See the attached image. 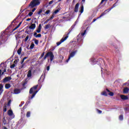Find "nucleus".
Here are the masks:
<instances>
[{
  "label": "nucleus",
  "instance_id": "e433bc0d",
  "mask_svg": "<svg viewBox=\"0 0 129 129\" xmlns=\"http://www.w3.org/2000/svg\"><path fill=\"white\" fill-rule=\"evenodd\" d=\"M16 66V64L15 63L12 64L11 66H10V68H11V69H13L14 68H15Z\"/></svg>",
  "mask_w": 129,
  "mask_h": 129
},
{
  "label": "nucleus",
  "instance_id": "cd10ccee",
  "mask_svg": "<svg viewBox=\"0 0 129 129\" xmlns=\"http://www.w3.org/2000/svg\"><path fill=\"white\" fill-rule=\"evenodd\" d=\"M22 66H20L19 68V69H23V68H25V63H23V64H21Z\"/></svg>",
  "mask_w": 129,
  "mask_h": 129
},
{
  "label": "nucleus",
  "instance_id": "c03bdc74",
  "mask_svg": "<svg viewBox=\"0 0 129 129\" xmlns=\"http://www.w3.org/2000/svg\"><path fill=\"white\" fill-rule=\"evenodd\" d=\"M85 34H86V30H85L84 32L82 33L81 35L83 36Z\"/></svg>",
  "mask_w": 129,
  "mask_h": 129
},
{
  "label": "nucleus",
  "instance_id": "6e6d98bb",
  "mask_svg": "<svg viewBox=\"0 0 129 129\" xmlns=\"http://www.w3.org/2000/svg\"><path fill=\"white\" fill-rule=\"evenodd\" d=\"M35 11H36V8H34L32 10V13H34V12H35Z\"/></svg>",
  "mask_w": 129,
  "mask_h": 129
},
{
  "label": "nucleus",
  "instance_id": "412c9836",
  "mask_svg": "<svg viewBox=\"0 0 129 129\" xmlns=\"http://www.w3.org/2000/svg\"><path fill=\"white\" fill-rule=\"evenodd\" d=\"M50 27H51V25H50V24L46 25L45 27H44V30H48V29H49Z\"/></svg>",
  "mask_w": 129,
  "mask_h": 129
},
{
  "label": "nucleus",
  "instance_id": "5701e85b",
  "mask_svg": "<svg viewBox=\"0 0 129 129\" xmlns=\"http://www.w3.org/2000/svg\"><path fill=\"white\" fill-rule=\"evenodd\" d=\"M26 59H28V56L25 57L21 60V64H24V62H25V60H26Z\"/></svg>",
  "mask_w": 129,
  "mask_h": 129
},
{
  "label": "nucleus",
  "instance_id": "79ce46f5",
  "mask_svg": "<svg viewBox=\"0 0 129 129\" xmlns=\"http://www.w3.org/2000/svg\"><path fill=\"white\" fill-rule=\"evenodd\" d=\"M28 16H29V17H31V16H33V12H29Z\"/></svg>",
  "mask_w": 129,
  "mask_h": 129
},
{
  "label": "nucleus",
  "instance_id": "a19ab883",
  "mask_svg": "<svg viewBox=\"0 0 129 129\" xmlns=\"http://www.w3.org/2000/svg\"><path fill=\"white\" fill-rule=\"evenodd\" d=\"M28 40H29V35H27L26 36V37L25 39V42H27V41H28Z\"/></svg>",
  "mask_w": 129,
  "mask_h": 129
},
{
  "label": "nucleus",
  "instance_id": "2eb2a0df",
  "mask_svg": "<svg viewBox=\"0 0 129 129\" xmlns=\"http://www.w3.org/2000/svg\"><path fill=\"white\" fill-rule=\"evenodd\" d=\"M129 88L128 87H125L123 90V93L127 94L128 93Z\"/></svg>",
  "mask_w": 129,
  "mask_h": 129
},
{
  "label": "nucleus",
  "instance_id": "dca6fc26",
  "mask_svg": "<svg viewBox=\"0 0 129 129\" xmlns=\"http://www.w3.org/2000/svg\"><path fill=\"white\" fill-rule=\"evenodd\" d=\"M27 77L30 78L32 77V70H30L27 74Z\"/></svg>",
  "mask_w": 129,
  "mask_h": 129
},
{
  "label": "nucleus",
  "instance_id": "20e7f679",
  "mask_svg": "<svg viewBox=\"0 0 129 129\" xmlns=\"http://www.w3.org/2000/svg\"><path fill=\"white\" fill-rule=\"evenodd\" d=\"M116 4H117V2H116L115 4H114L112 7L108 9L107 10H106L103 13L101 14L100 17H98L97 19H100V18H101V17H103V16H104L106 14V13L110 12V11H111V10H112L113 8H115V7H116Z\"/></svg>",
  "mask_w": 129,
  "mask_h": 129
},
{
  "label": "nucleus",
  "instance_id": "473e14b6",
  "mask_svg": "<svg viewBox=\"0 0 129 129\" xmlns=\"http://www.w3.org/2000/svg\"><path fill=\"white\" fill-rule=\"evenodd\" d=\"M108 94L110 96H113V95H114V93H113V92H109Z\"/></svg>",
  "mask_w": 129,
  "mask_h": 129
},
{
  "label": "nucleus",
  "instance_id": "052dcab7",
  "mask_svg": "<svg viewBox=\"0 0 129 129\" xmlns=\"http://www.w3.org/2000/svg\"><path fill=\"white\" fill-rule=\"evenodd\" d=\"M97 19H94L93 20L92 23H94Z\"/></svg>",
  "mask_w": 129,
  "mask_h": 129
},
{
  "label": "nucleus",
  "instance_id": "4be33fe9",
  "mask_svg": "<svg viewBox=\"0 0 129 129\" xmlns=\"http://www.w3.org/2000/svg\"><path fill=\"white\" fill-rule=\"evenodd\" d=\"M73 29H74V26H72L71 28L69 30V32L68 33L67 35H69Z\"/></svg>",
  "mask_w": 129,
  "mask_h": 129
},
{
  "label": "nucleus",
  "instance_id": "6e6552de",
  "mask_svg": "<svg viewBox=\"0 0 129 129\" xmlns=\"http://www.w3.org/2000/svg\"><path fill=\"white\" fill-rule=\"evenodd\" d=\"M120 97L122 100H127V99H128V97L124 95H120Z\"/></svg>",
  "mask_w": 129,
  "mask_h": 129
},
{
  "label": "nucleus",
  "instance_id": "338daca9",
  "mask_svg": "<svg viewBox=\"0 0 129 129\" xmlns=\"http://www.w3.org/2000/svg\"><path fill=\"white\" fill-rule=\"evenodd\" d=\"M16 62H17V60H15L14 61V63H16Z\"/></svg>",
  "mask_w": 129,
  "mask_h": 129
},
{
  "label": "nucleus",
  "instance_id": "3c124183",
  "mask_svg": "<svg viewBox=\"0 0 129 129\" xmlns=\"http://www.w3.org/2000/svg\"><path fill=\"white\" fill-rule=\"evenodd\" d=\"M46 70H47V71H49L50 70V66H47L46 67Z\"/></svg>",
  "mask_w": 129,
  "mask_h": 129
},
{
  "label": "nucleus",
  "instance_id": "58836bf2",
  "mask_svg": "<svg viewBox=\"0 0 129 129\" xmlns=\"http://www.w3.org/2000/svg\"><path fill=\"white\" fill-rule=\"evenodd\" d=\"M11 103H12V100H10L8 101V106H10Z\"/></svg>",
  "mask_w": 129,
  "mask_h": 129
},
{
  "label": "nucleus",
  "instance_id": "13d9d810",
  "mask_svg": "<svg viewBox=\"0 0 129 129\" xmlns=\"http://www.w3.org/2000/svg\"><path fill=\"white\" fill-rule=\"evenodd\" d=\"M26 84H27V82H25V83H24L23 84V86H25V85H26Z\"/></svg>",
  "mask_w": 129,
  "mask_h": 129
},
{
  "label": "nucleus",
  "instance_id": "c756f323",
  "mask_svg": "<svg viewBox=\"0 0 129 129\" xmlns=\"http://www.w3.org/2000/svg\"><path fill=\"white\" fill-rule=\"evenodd\" d=\"M59 12H60V9H57L53 12V14L56 15V14H57V13H59Z\"/></svg>",
  "mask_w": 129,
  "mask_h": 129
},
{
  "label": "nucleus",
  "instance_id": "774afa93",
  "mask_svg": "<svg viewBox=\"0 0 129 129\" xmlns=\"http://www.w3.org/2000/svg\"><path fill=\"white\" fill-rule=\"evenodd\" d=\"M102 69H103V68H101V71L102 73Z\"/></svg>",
  "mask_w": 129,
  "mask_h": 129
},
{
  "label": "nucleus",
  "instance_id": "1a4fd4ad",
  "mask_svg": "<svg viewBox=\"0 0 129 129\" xmlns=\"http://www.w3.org/2000/svg\"><path fill=\"white\" fill-rule=\"evenodd\" d=\"M5 72H7V69H5L3 71L0 70V80H2V76L4 75Z\"/></svg>",
  "mask_w": 129,
  "mask_h": 129
},
{
  "label": "nucleus",
  "instance_id": "8fccbe9b",
  "mask_svg": "<svg viewBox=\"0 0 129 129\" xmlns=\"http://www.w3.org/2000/svg\"><path fill=\"white\" fill-rule=\"evenodd\" d=\"M71 58L69 56L68 59L66 61V62H67V63H68L69 61L70 60Z\"/></svg>",
  "mask_w": 129,
  "mask_h": 129
},
{
  "label": "nucleus",
  "instance_id": "b1692460",
  "mask_svg": "<svg viewBox=\"0 0 129 129\" xmlns=\"http://www.w3.org/2000/svg\"><path fill=\"white\" fill-rule=\"evenodd\" d=\"M124 109L125 111H129V104L126 105V107Z\"/></svg>",
  "mask_w": 129,
  "mask_h": 129
},
{
  "label": "nucleus",
  "instance_id": "c9c22d12",
  "mask_svg": "<svg viewBox=\"0 0 129 129\" xmlns=\"http://www.w3.org/2000/svg\"><path fill=\"white\" fill-rule=\"evenodd\" d=\"M51 12V11L50 10H48L45 12V15H49V13Z\"/></svg>",
  "mask_w": 129,
  "mask_h": 129
},
{
  "label": "nucleus",
  "instance_id": "4468645a",
  "mask_svg": "<svg viewBox=\"0 0 129 129\" xmlns=\"http://www.w3.org/2000/svg\"><path fill=\"white\" fill-rule=\"evenodd\" d=\"M20 92H21V90L19 89H15L14 90V93H15V94H19V93H20Z\"/></svg>",
  "mask_w": 129,
  "mask_h": 129
},
{
  "label": "nucleus",
  "instance_id": "49530a36",
  "mask_svg": "<svg viewBox=\"0 0 129 129\" xmlns=\"http://www.w3.org/2000/svg\"><path fill=\"white\" fill-rule=\"evenodd\" d=\"M3 88H4V86L3 84H0V90H2Z\"/></svg>",
  "mask_w": 129,
  "mask_h": 129
},
{
  "label": "nucleus",
  "instance_id": "423d86ee",
  "mask_svg": "<svg viewBox=\"0 0 129 129\" xmlns=\"http://www.w3.org/2000/svg\"><path fill=\"white\" fill-rule=\"evenodd\" d=\"M12 79V77H6L3 79V83H6V82H8L9 81H11V80Z\"/></svg>",
  "mask_w": 129,
  "mask_h": 129
},
{
  "label": "nucleus",
  "instance_id": "a878e982",
  "mask_svg": "<svg viewBox=\"0 0 129 129\" xmlns=\"http://www.w3.org/2000/svg\"><path fill=\"white\" fill-rule=\"evenodd\" d=\"M32 23H33V24H36L37 23V18H34L33 19H32Z\"/></svg>",
  "mask_w": 129,
  "mask_h": 129
},
{
  "label": "nucleus",
  "instance_id": "09e8293b",
  "mask_svg": "<svg viewBox=\"0 0 129 129\" xmlns=\"http://www.w3.org/2000/svg\"><path fill=\"white\" fill-rule=\"evenodd\" d=\"M105 1H106V0H101V2L100 3V5H102V4H103V2H105Z\"/></svg>",
  "mask_w": 129,
  "mask_h": 129
},
{
  "label": "nucleus",
  "instance_id": "e2e57ef3",
  "mask_svg": "<svg viewBox=\"0 0 129 129\" xmlns=\"http://www.w3.org/2000/svg\"><path fill=\"white\" fill-rule=\"evenodd\" d=\"M60 58H61L62 60L64 58V57L63 56H60Z\"/></svg>",
  "mask_w": 129,
  "mask_h": 129
},
{
  "label": "nucleus",
  "instance_id": "2f4dec72",
  "mask_svg": "<svg viewBox=\"0 0 129 129\" xmlns=\"http://www.w3.org/2000/svg\"><path fill=\"white\" fill-rule=\"evenodd\" d=\"M119 119L120 120H123V116L122 115H120L119 116Z\"/></svg>",
  "mask_w": 129,
  "mask_h": 129
},
{
  "label": "nucleus",
  "instance_id": "bb28decb",
  "mask_svg": "<svg viewBox=\"0 0 129 129\" xmlns=\"http://www.w3.org/2000/svg\"><path fill=\"white\" fill-rule=\"evenodd\" d=\"M26 116H27V117H30V116H31V112L30 111H28L27 112Z\"/></svg>",
  "mask_w": 129,
  "mask_h": 129
},
{
  "label": "nucleus",
  "instance_id": "864d4df0",
  "mask_svg": "<svg viewBox=\"0 0 129 129\" xmlns=\"http://www.w3.org/2000/svg\"><path fill=\"white\" fill-rule=\"evenodd\" d=\"M106 91L107 92H108V93H109L110 92V90H108V89H107V88L106 89Z\"/></svg>",
  "mask_w": 129,
  "mask_h": 129
},
{
  "label": "nucleus",
  "instance_id": "f704fd0d",
  "mask_svg": "<svg viewBox=\"0 0 129 129\" xmlns=\"http://www.w3.org/2000/svg\"><path fill=\"white\" fill-rule=\"evenodd\" d=\"M44 55H45V52H43L41 55H40L39 59H42L43 57H44Z\"/></svg>",
  "mask_w": 129,
  "mask_h": 129
},
{
  "label": "nucleus",
  "instance_id": "bf43d9fd",
  "mask_svg": "<svg viewBox=\"0 0 129 129\" xmlns=\"http://www.w3.org/2000/svg\"><path fill=\"white\" fill-rule=\"evenodd\" d=\"M27 22H29V21H31V18H28L26 19Z\"/></svg>",
  "mask_w": 129,
  "mask_h": 129
},
{
  "label": "nucleus",
  "instance_id": "c85d7f7f",
  "mask_svg": "<svg viewBox=\"0 0 129 129\" xmlns=\"http://www.w3.org/2000/svg\"><path fill=\"white\" fill-rule=\"evenodd\" d=\"M102 95H104V96H107V93H106V92L105 91H104L102 92Z\"/></svg>",
  "mask_w": 129,
  "mask_h": 129
},
{
  "label": "nucleus",
  "instance_id": "f03ea898",
  "mask_svg": "<svg viewBox=\"0 0 129 129\" xmlns=\"http://www.w3.org/2000/svg\"><path fill=\"white\" fill-rule=\"evenodd\" d=\"M40 4H41L40 0H32L28 5V8L33 9L35 7L40 6Z\"/></svg>",
  "mask_w": 129,
  "mask_h": 129
},
{
  "label": "nucleus",
  "instance_id": "7c9ffc66",
  "mask_svg": "<svg viewBox=\"0 0 129 129\" xmlns=\"http://www.w3.org/2000/svg\"><path fill=\"white\" fill-rule=\"evenodd\" d=\"M34 47H35V44L32 43L30 45V49H34Z\"/></svg>",
  "mask_w": 129,
  "mask_h": 129
},
{
  "label": "nucleus",
  "instance_id": "9b49d317",
  "mask_svg": "<svg viewBox=\"0 0 129 129\" xmlns=\"http://www.w3.org/2000/svg\"><path fill=\"white\" fill-rule=\"evenodd\" d=\"M41 29H42V25L40 24L38 26L37 30H36V33H41Z\"/></svg>",
  "mask_w": 129,
  "mask_h": 129
},
{
  "label": "nucleus",
  "instance_id": "6ab92c4d",
  "mask_svg": "<svg viewBox=\"0 0 129 129\" xmlns=\"http://www.w3.org/2000/svg\"><path fill=\"white\" fill-rule=\"evenodd\" d=\"M5 88H6V89H9L11 88V84H6L5 85Z\"/></svg>",
  "mask_w": 129,
  "mask_h": 129
},
{
  "label": "nucleus",
  "instance_id": "ddd939ff",
  "mask_svg": "<svg viewBox=\"0 0 129 129\" xmlns=\"http://www.w3.org/2000/svg\"><path fill=\"white\" fill-rule=\"evenodd\" d=\"M36 28V24H31V26H29L30 30H34Z\"/></svg>",
  "mask_w": 129,
  "mask_h": 129
},
{
  "label": "nucleus",
  "instance_id": "680f3d73",
  "mask_svg": "<svg viewBox=\"0 0 129 129\" xmlns=\"http://www.w3.org/2000/svg\"><path fill=\"white\" fill-rule=\"evenodd\" d=\"M17 29H18L17 27H15L13 30V31H16V30H17Z\"/></svg>",
  "mask_w": 129,
  "mask_h": 129
},
{
  "label": "nucleus",
  "instance_id": "f3484780",
  "mask_svg": "<svg viewBox=\"0 0 129 129\" xmlns=\"http://www.w3.org/2000/svg\"><path fill=\"white\" fill-rule=\"evenodd\" d=\"M8 114L10 116H12L14 114V113L13 112V110H9L8 112Z\"/></svg>",
  "mask_w": 129,
  "mask_h": 129
},
{
  "label": "nucleus",
  "instance_id": "4d7b16f0",
  "mask_svg": "<svg viewBox=\"0 0 129 129\" xmlns=\"http://www.w3.org/2000/svg\"><path fill=\"white\" fill-rule=\"evenodd\" d=\"M25 33H26V34H30V31L26 30V31H25Z\"/></svg>",
  "mask_w": 129,
  "mask_h": 129
},
{
  "label": "nucleus",
  "instance_id": "ea45409f",
  "mask_svg": "<svg viewBox=\"0 0 129 129\" xmlns=\"http://www.w3.org/2000/svg\"><path fill=\"white\" fill-rule=\"evenodd\" d=\"M53 19H54V15H52L50 18L49 19H48V20H49V21H51V20H53Z\"/></svg>",
  "mask_w": 129,
  "mask_h": 129
},
{
  "label": "nucleus",
  "instance_id": "a211bd4d",
  "mask_svg": "<svg viewBox=\"0 0 129 129\" xmlns=\"http://www.w3.org/2000/svg\"><path fill=\"white\" fill-rule=\"evenodd\" d=\"M83 12H84V6H83V5H81L80 13H81V14H82Z\"/></svg>",
  "mask_w": 129,
  "mask_h": 129
},
{
  "label": "nucleus",
  "instance_id": "7ed1b4c3",
  "mask_svg": "<svg viewBox=\"0 0 129 129\" xmlns=\"http://www.w3.org/2000/svg\"><path fill=\"white\" fill-rule=\"evenodd\" d=\"M47 57H50V61L52 62V61H53L54 59V54H53V52L52 51L47 52V53L44 56L43 58V60H46Z\"/></svg>",
  "mask_w": 129,
  "mask_h": 129
},
{
  "label": "nucleus",
  "instance_id": "f8f14e48",
  "mask_svg": "<svg viewBox=\"0 0 129 129\" xmlns=\"http://www.w3.org/2000/svg\"><path fill=\"white\" fill-rule=\"evenodd\" d=\"M33 36H34L35 38H41V37H42V34H38L37 35V32H34L33 34Z\"/></svg>",
  "mask_w": 129,
  "mask_h": 129
},
{
  "label": "nucleus",
  "instance_id": "4c0bfd02",
  "mask_svg": "<svg viewBox=\"0 0 129 129\" xmlns=\"http://www.w3.org/2000/svg\"><path fill=\"white\" fill-rule=\"evenodd\" d=\"M43 12V10L42 9H40L38 12L37 13L38 15H41V13Z\"/></svg>",
  "mask_w": 129,
  "mask_h": 129
},
{
  "label": "nucleus",
  "instance_id": "72a5a7b5",
  "mask_svg": "<svg viewBox=\"0 0 129 129\" xmlns=\"http://www.w3.org/2000/svg\"><path fill=\"white\" fill-rule=\"evenodd\" d=\"M7 111V106H4L3 107V112H6Z\"/></svg>",
  "mask_w": 129,
  "mask_h": 129
},
{
  "label": "nucleus",
  "instance_id": "5fc2aeb1",
  "mask_svg": "<svg viewBox=\"0 0 129 129\" xmlns=\"http://www.w3.org/2000/svg\"><path fill=\"white\" fill-rule=\"evenodd\" d=\"M53 2H54V1H51L49 2V5H52V4H53Z\"/></svg>",
  "mask_w": 129,
  "mask_h": 129
},
{
  "label": "nucleus",
  "instance_id": "39448f33",
  "mask_svg": "<svg viewBox=\"0 0 129 129\" xmlns=\"http://www.w3.org/2000/svg\"><path fill=\"white\" fill-rule=\"evenodd\" d=\"M68 38V36H66L65 37H63L60 40L59 42H57L56 43V45L57 46H59L60 45H61V44H62V43H63V42H64L65 41H66V40H67V38Z\"/></svg>",
  "mask_w": 129,
  "mask_h": 129
},
{
  "label": "nucleus",
  "instance_id": "de8ad7c7",
  "mask_svg": "<svg viewBox=\"0 0 129 129\" xmlns=\"http://www.w3.org/2000/svg\"><path fill=\"white\" fill-rule=\"evenodd\" d=\"M24 103H25L24 102H21V104H20L19 105L20 107H22V106H23V104H24Z\"/></svg>",
  "mask_w": 129,
  "mask_h": 129
},
{
  "label": "nucleus",
  "instance_id": "a18cd8bd",
  "mask_svg": "<svg viewBox=\"0 0 129 129\" xmlns=\"http://www.w3.org/2000/svg\"><path fill=\"white\" fill-rule=\"evenodd\" d=\"M22 22H21L19 23V24L18 25V26H17V27L19 29V28H20L21 25H22Z\"/></svg>",
  "mask_w": 129,
  "mask_h": 129
},
{
  "label": "nucleus",
  "instance_id": "aec40b11",
  "mask_svg": "<svg viewBox=\"0 0 129 129\" xmlns=\"http://www.w3.org/2000/svg\"><path fill=\"white\" fill-rule=\"evenodd\" d=\"M22 53V47H20L19 49L17 50V53L18 55H21V53Z\"/></svg>",
  "mask_w": 129,
  "mask_h": 129
},
{
  "label": "nucleus",
  "instance_id": "69168bd1",
  "mask_svg": "<svg viewBox=\"0 0 129 129\" xmlns=\"http://www.w3.org/2000/svg\"><path fill=\"white\" fill-rule=\"evenodd\" d=\"M82 2H83V3H84L85 2V0H82Z\"/></svg>",
  "mask_w": 129,
  "mask_h": 129
},
{
  "label": "nucleus",
  "instance_id": "9d476101",
  "mask_svg": "<svg viewBox=\"0 0 129 129\" xmlns=\"http://www.w3.org/2000/svg\"><path fill=\"white\" fill-rule=\"evenodd\" d=\"M79 9V3H77L75 6V13H78V9Z\"/></svg>",
  "mask_w": 129,
  "mask_h": 129
},
{
  "label": "nucleus",
  "instance_id": "37998d69",
  "mask_svg": "<svg viewBox=\"0 0 129 129\" xmlns=\"http://www.w3.org/2000/svg\"><path fill=\"white\" fill-rule=\"evenodd\" d=\"M97 112H98V113H100V114L102 113V111H101L98 109H97Z\"/></svg>",
  "mask_w": 129,
  "mask_h": 129
},
{
  "label": "nucleus",
  "instance_id": "393cba45",
  "mask_svg": "<svg viewBox=\"0 0 129 129\" xmlns=\"http://www.w3.org/2000/svg\"><path fill=\"white\" fill-rule=\"evenodd\" d=\"M33 41H34V43L36 45H38L39 44V40L36 39V38H34Z\"/></svg>",
  "mask_w": 129,
  "mask_h": 129
},
{
  "label": "nucleus",
  "instance_id": "f257e3e1",
  "mask_svg": "<svg viewBox=\"0 0 129 129\" xmlns=\"http://www.w3.org/2000/svg\"><path fill=\"white\" fill-rule=\"evenodd\" d=\"M38 85H35V86H33V87H32L30 89L29 94H32V95L31 96V97L30 98V97H29V100L27 101V102L26 103L27 104H29V103H31V99H33V98H34V97H35V96L36 95V94H37V93H38V92L39 91L36 90V89H37V88H38Z\"/></svg>",
  "mask_w": 129,
  "mask_h": 129
},
{
  "label": "nucleus",
  "instance_id": "603ef678",
  "mask_svg": "<svg viewBox=\"0 0 129 129\" xmlns=\"http://www.w3.org/2000/svg\"><path fill=\"white\" fill-rule=\"evenodd\" d=\"M50 20L49 19H47L46 21H45V22H44V24H48V22H49Z\"/></svg>",
  "mask_w": 129,
  "mask_h": 129
},
{
  "label": "nucleus",
  "instance_id": "0eeeda50",
  "mask_svg": "<svg viewBox=\"0 0 129 129\" xmlns=\"http://www.w3.org/2000/svg\"><path fill=\"white\" fill-rule=\"evenodd\" d=\"M77 53V50H75L74 51H72L70 53V54L69 55V57L70 58H73V57H74V56H75Z\"/></svg>",
  "mask_w": 129,
  "mask_h": 129
},
{
  "label": "nucleus",
  "instance_id": "0e129e2a",
  "mask_svg": "<svg viewBox=\"0 0 129 129\" xmlns=\"http://www.w3.org/2000/svg\"><path fill=\"white\" fill-rule=\"evenodd\" d=\"M60 63H62V59L59 60Z\"/></svg>",
  "mask_w": 129,
  "mask_h": 129
}]
</instances>
